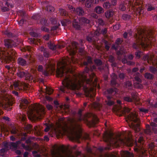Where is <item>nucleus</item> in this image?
I'll use <instances>...</instances> for the list:
<instances>
[{"mask_svg":"<svg viewBox=\"0 0 157 157\" xmlns=\"http://www.w3.org/2000/svg\"><path fill=\"white\" fill-rule=\"evenodd\" d=\"M94 11L95 13L98 14H101L104 12L103 9L99 6H96L94 9Z\"/></svg>","mask_w":157,"mask_h":157,"instance_id":"obj_30","label":"nucleus"},{"mask_svg":"<svg viewBox=\"0 0 157 157\" xmlns=\"http://www.w3.org/2000/svg\"><path fill=\"white\" fill-rule=\"evenodd\" d=\"M4 44L5 46L8 48H10L16 46L14 42L12 40L5 39L4 40Z\"/></svg>","mask_w":157,"mask_h":157,"instance_id":"obj_16","label":"nucleus"},{"mask_svg":"<svg viewBox=\"0 0 157 157\" xmlns=\"http://www.w3.org/2000/svg\"><path fill=\"white\" fill-rule=\"evenodd\" d=\"M40 23L43 25L48 26L49 24L47 20L45 18H43L40 21Z\"/></svg>","mask_w":157,"mask_h":157,"instance_id":"obj_39","label":"nucleus"},{"mask_svg":"<svg viewBox=\"0 0 157 157\" xmlns=\"http://www.w3.org/2000/svg\"><path fill=\"white\" fill-rule=\"evenodd\" d=\"M35 105L33 108V110L35 112L36 111V113L38 114V115L40 116H43L41 114H40V111H41L43 114H44V110L43 109H40V110H38L37 108H36L35 106Z\"/></svg>","mask_w":157,"mask_h":157,"instance_id":"obj_31","label":"nucleus"},{"mask_svg":"<svg viewBox=\"0 0 157 157\" xmlns=\"http://www.w3.org/2000/svg\"><path fill=\"white\" fill-rule=\"evenodd\" d=\"M93 37V35L91 33L86 36V39L89 42L93 43L95 41Z\"/></svg>","mask_w":157,"mask_h":157,"instance_id":"obj_32","label":"nucleus"},{"mask_svg":"<svg viewBox=\"0 0 157 157\" xmlns=\"http://www.w3.org/2000/svg\"><path fill=\"white\" fill-rule=\"evenodd\" d=\"M59 13L60 15L63 16H66L67 15L66 11L63 9H60L59 10Z\"/></svg>","mask_w":157,"mask_h":157,"instance_id":"obj_48","label":"nucleus"},{"mask_svg":"<svg viewBox=\"0 0 157 157\" xmlns=\"http://www.w3.org/2000/svg\"><path fill=\"white\" fill-rule=\"evenodd\" d=\"M140 75L139 72L135 73L133 75L135 80L137 82V83L136 82V84L138 85V87H139L140 85V84L139 83L142 82V80L140 78Z\"/></svg>","mask_w":157,"mask_h":157,"instance_id":"obj_20","label":"nucleus"},{"mask_svg":"<svg viewBox=\"0 0 157 157\" xmlns=\"http://www.w3.org/2000/svg\"><path fill=\"white\" fill-rule=\"evenodd\" d=\"M129 3L130 5L132 6L133 9H136L135 6H139L140 4L138 1H134L133 2H132L131 1H129Z\"/></svg>","mask_w":157,"mask_h":157,"instance_id":"obj_37","label":"nucleus"},{"mask_svg":"<svg viewBox=\"0 0 157 157\" xmlns=\"http://www.w3.org/2000/svg\"><path fill=\"white\" fill-rule=\"evenodd\" d=\"M120 27V24L119 23L116 24L113 26V29L115 30H118Z\"/></svg>","mask_w":157,"mask_h":157,"instance_id":"obj_61","label":"nucleus"},{"mask_svg":"<svg viewBox=\"0 0 157 157\" xmlns=\"http://www.w3.org/2000/svg\"><path fill=\"white\" fill-rule=\"evenodd\" d=\"M19 117L20 120L23 122L25 121L26 119V117L25 115L20 114L19 115Z\"/></svg>","mask_w":157,"mask_h":157,"instance_id":"obj_54","label":"nucleus"},{"mask_svg":"<svg viewBox=\"0 0 157 157\" xmlns=\"http://www.w3.org/2000/svg\"><path fill=\"white\" fill-rule=\"evenodd\" d=\"M136 12L140 15L141 14L144 13V11L142 8L140 6L139 7L137 8H136Z\"/></svg>","mask_w":157,"mask_h":157,"instance_id":"obj_52","label":"nucleus"},{"mask_svg":"<svg viewBox=\"0 0 157 157\" xmlns=\"http://www.w3.org/2000/svg\"><path fill=\"white\" fill-rule=\"evenodd\" d=\"M84 65L87 66L88 64H92L93 62L91 57L88 56L86 59V61H85L83 63Z\"/></svg>","mask_w":157,"mask_h":157,"instance_id":"obj_34","label":"nucleus"},{"mask_svg":"<svg viewBox=\"0 0 157 157\" xmlns=\"http://www.w3.org/2000/svg\"><path fill=\"white\" fill-rule=\"evenodd\" d=\"M46 9L49 12H53L55 10L54 8L50 5H48L46 6Z\"/></svg>","mask_w":157,"mask_h":157,"instance_id":"obj_47","label":"nucleus"},{"mask_svg":"<svg viewBox=\"0 0 157 157\" xmlns=\"http://www.w3.org/2000/svg\"><path fill=\"white\" fill-rule=\"evenodd\" d=\"M72 47H70L67 49L71 57L67 60V63L62 66L60 68H58L56 71V75L57 77L62 78V83L63 86L68 89L73 90L84 86V83L90 84L93 83V78L95 76V73L93 72L96 71L97 68L94 65L91 66L90 68L86 66L83 72L78 74H75L73 76L69 74L72 71L70 67L67 66L70 65L72 67V63L74 64L77 62V59L74 56L78 50L81 53H82L84 49L79 47V44L75 41L71 43Z\"/></svg>","mask_w":157,"mask_h":157,"instance_id":"obj_1","label":"nucleus"},{"mask_svg":"<svg viewBox=\"0 0 157 157\" xmlns=\"http://www.w3.org/2000/svg\"><path fill=\"white\" fill-rule=\"evenodd\" d=\"M45 63L44 66L47 69L46 70H43L42 72L43 74L46 76L49 75V73L47 71V69H49V71H52L54 67V62L52 59H47L45 60Z\"/></svg>","mask_w":157,"mask_h":157,"instance_id":"obj_11","label":"nucleus"},{"mask_svg":"<svg viewBox=\"0 0 157 157\" xmlns=\"http://www.w3.org/2000/svg\"><path fill=\"white\" fill-rule=\"evenodd\" d=\"M73 26L76 30H80L81 28L80 24L76 19H74L72 23Z\"/></svg>","mask_w":157,"mask_h":157,"instance_id":"obj_26","label":"nucleus"},{"mask_svg":"<svg viewBox=\"0 0 157 157\" xmlns=\"http://www.w3.org/2000/svg\"><path fill=\"white\" fill-rule=\"evenodd\" d=\"M127 118L130 121H132L131 128L134 130L135 133L139 132L140 131L139 119L137 117L136 113H131L127 115Z\"/></svg>","mask_w":157,"mask_h":157,"instance_id":"obj_4","label":"nucleus"},{"mask_svg":"<svg viewBox=\"0 0 157 157\" xmlns=\"http://www.w3.org/2000/svg\"><path fill=\"white\" fill-rule=\"evenodd\" d=\"M137 30V33L134 35L136 40L133 43L132 47L133 48L137 50L135 52V55L137 57L140 58L143 54L142 52L138 50L140 48V46H141L142 48L145 49L151 45L155 39L153 37L151 31H147L141 28Z\"/></svg>","mask_w":157,"mask_h":157,"instance_id":"obj_2","label":"nucleus"},{"mask_svg":"<svg viewBox=\"0 0 157 157\" xmlns=\"http://www.w3.org/2000/svg\"><path fill=\"white\" fill-rule=\"evenodd\" d=\"M109 61L111 63L115 61V58L113 56L110 55L109 57Z\"/></svg>","mask_w":157,"mask_h":157,"instance_id":"obj_57","label":"nucleus"},{"mask_svg":"<svg viewBox=\"0 0 157 157\" xmlns=\"http://www.w3.org/2000/svg\"><path fill=\"white\" fill-rule=\"evenodd\" d=\"M121 61L124 64L127 63V65H133L135 64L134 62L128 60L125 56L122 59Z\"/></svg>","mask_w":157,"mask_h":157,"instance_id":"obj_25","label":"nucleus"},{"mask_svg":"<svg viewBox=\"0 0 157 157\" xmlns=\"http://www.w3.org/2000/svg\"><path fill=\"white\" fill-rule=\"evenodd\" d=\"M17 76L20 78H22L24 77H25V79L26 80L31 79L33 78V77L30 74L27 72L23 71H19L17 73Z\"/></svg>","mask_w":157,"mask_h":157,"instance_id":"obj_13","label":"nucleus"},{"mask_svg":"<svg viewBox=\"0 0 157 157\" xmlns=\"http://www.w3.org/2000/svg\"><path fill=\"white\" fill-rule=\"evenodd\" d=\"M79 21L84 24H88L90 22V20L84 17H81L79 20Z\"/></svg>","mask_w":157,"mask_h":157,"instance_id":"obj_40","label":"nucleus"},{"mask_svg":"<svg viewBox=\"0 0 157 157\" xmlns=\"http://www.w3.org/2000/svg\"><path fill=\"white\" fill-rule=\"evenodd\" d=\"M3 146L4 147L6 148L9 150L10 149L16 150L17 148L16 144L14 142H4L3 143Z\"/></svg>","mask_w":157,"mask_h":157,"instance_id":"obj_14","label":"nucleus"},{"mask_svg":"<svg viewBox=\"0 0 157 157\" xmlns=\"http://www.w3.org/2000/svg\"><path fill=\"white\" fill-rule=\"evenodd\" d=\"M94 62L98 67V69L99 71L101 72H105L106 74L108 73L109 69L107 65L103 64L102 62L100 59H95Z\"/></svg>","mask_w":157,"mask_h":157,"instance_id":"obj_10","label":"nucleus"},{"mask_svg":"<svg viewBox=\"0 0 157 157\" xmlns=\"http://www.w3.org/2000/svg\"><path fill=\"white\" fill-rule=\"evenodd\" d=\"M28 41L31 44H35V40L34 38H29Z\"/></svg>","mask_w":157,"mask_h":157,"instance_id":"obj_64","label":"nucleus"},{"mask_svg":"<svg viewBox=\"0 0 157 157\" xmlns=\"http://www.w3.org/2000/svg\"><path fill=\"white\" fill-rule=\"evenodd\" d=\"M18 130L16 128L13 127L12 129L11 132V133L13 134H16L17 133Z\"/></svg>","mask_w":157,"mask_h":157,"instance_id":"obj_60","label":"nucleus"},{"mask_svg":"<svg viewBox=\"0 0 157 157\" xmlns=\"http://www.w3.org/2000/svg\"><path fill=\"white\" fill-rule=\"evenodd\" d=\"M121 157H134V155L133 154L127 151H124L121 153ZM105 157H117L116 155H112L110 157L106 155Z\"/></svg>","mask_w":157,"mask_h":157,"instance_id":"obj_15","label":"nucleus"},{"mask_svg":"<svg viewBox=\"0 0 157 157\" xmlns=\"http://www.w3.org/2000/svg\"><path fill=\"white\" fill-rule=\"evenodd\" d=\"M131 97L126 95L123 97L124 100L126 102H132L135 100V97H134V95L133 93H131Z\"/></svg>","mask_w":157,"mask_h":157,"instance_id":"obj_19","label":"nucleus"},{"mask_svg":"<svg viewBox=\"0 0 157 157\" xmlns=\"http://www.w3.org/2000/svg\"><path fill=\"white\" fill-rule=\"evenodd\" d=\"M48 45L49 48L52 50H55L56 48L57 47V46L54 44L53 43L51 42H48Z\"/></svg>","mask_w":157,"mask_h":157,"instance_id":"obj_35","label":"nucleus"},{"mask_svg":"<svg viewBox=\"0 0 157 157\" xmlns=\"http://www.w3.org/2000/svg\"><path fill=\"white\" fill-rule=\"evenodd\" d=\"M32 18L35 20H38L41 18V16L38 13H37L33 15L32 17Z\"/></svg>","mask_w":157,"mask_h":157,"instance_id":"obj_50","label":"nucleus"},{"mask_svg":"<svg viewBox=\"0 0 157 157\" xmlns=\"http://www.w3.org/2000/svg\"><path fill=\"white\" fill-rule=\"evenodd\" d=\"M111 4L109 2H105L103 4V7L107 9L111 7Z\"/></svg>","mask_w":157,"mask_h":157,"instance_id":"obj_53","label":"nucleus"},{"mask_svg":"<svg viewBox=\"0 0 157 157\" xmlns=\"http://www.w3.org/2000/svg\"><path fill=\"white\" fill-rule=\"evenodd\" d=\"M45 90L46 94L48 95H50L53 92L52 89L50 88L46 87Z\"/></svg>","mask_w":157,"mask_h":157,"instance_id":"obj_51","label":"nucleus"},{"mask_svg":"<svg viewBox=\"0 0 157 157\" xmlns=\"http://www.w3.org/2000/svg\"><path fill=\"white\" fill-rule=\"evenodd\" d=\"M155 8L152 6L151 4H148L147 5V10L148 11H151L154 10Z\"/></svg>","mask_w":157,"mask_h":157,"instance_id":"obj_58","label":"nucleus"},{"mask_svg":"<svg viewBox=\"0 0 157 157\" xmlns=\"http://www.w3.org/2000/svg\"><path fill=\"white\" fill-rule=\"evenodd\" d=\"M144 142L143 138L140 136L138 139V143L136 142V146L134 150L140 156L145 155L148 151L147 149L145 147Z\"/></svg>","mask_w":157,"mask_h":157,"instance_id":"obj_7","label":"nucleus"},{"mask_svg":"<svg viewBox=\"0 0 157 157\" xmlns=\"http://www.w3.org/2000/svg\"><path fill=\"white\" fill-rule=\"evenodd\" d=\"M144 76L146 78L149 80H152L154 78L153 75L148 72L144 74Z\"/></svg>","mask_w":157,"mask_h":157,"instance_id":"obj_33","label":"nucleus"},{"mask_svg":"<svg viewBox=\"0 0 157 157\" xmlns=\"http://www.w3.org/2000/svg\"><path fill=\"white\" fill-rule=\"evenodd\" d=\"M124 86L125 88L131 89L132 88V84L131 81H128L125 82L124 83Z\"/></svg>","mask_w":157,"mask_h":157,"instance_id":"obj_38","label":"nucleus"},{"mask_svg":"<svg viewBox=\"0 0 157 157\" xmlns=\"http://www.w3.org/2000/svg\"><path fill=\"white\" fill-rule=\"evenodd\" d=\"M119 9L122 11H124L126 10V6L124 3H121L119 6Z\"/></svg>","mask_w":157,"mask_h":157,"instance_id":"obj_46","label":"nucleus"},{"mask_svg":"<svg viewBox=\"0 0 157 157\" xmlns=\"http://www.w3.org/2000/svg\"><path fill=\"white\" fill-rule=\"evenodd\" d=\"M18 63L21 66H25L27 64L26 61L21 57H19L17 59Z\"/></svg>","mask_w":157,"mask_h":157,"instance_id":"obj_27","label":"nucleus"},{"mask_svg":"<svg viewBox=\"0 0 157 157\" xmlns=\"http://www.w3.org/2000/svg\"><path fill=\"white\" fill-rule=\"evenodd\" d=\"M87 152L86 155H84L83 157H92L90 155H94V153L92 152L91 149L88 146H87L86 148Z\"/></svg>","mask_w":157,"mask_h":157,"instance_id":"obj_28","label":"nucleus"},{"mask_svg":"<svg viewBox=\"0 0 157 157\" xmlns=\"http://www.w3.org/2000/svg\"><path fill=\"white\" fill-rule=\"evenodd\" d=\"M131 16L127 14H123L122 16V19L125 21L129 20L131 18Z\"/></svg>","mask_w":157,"mask_h":157,"instance_id":"obj_44","label":"nucleus"},{"mask_svg":"<svg viewBox=\"0 0 157 157\" xmlns=\"http://www.w3.org/2000/svg\"><path fill=\"white\" fill-rule=\"evenodd\" d=\"M37 70L39 71L42 72L44 70L43 67L41 65H39L37 67Z\"/></svg>","mask_w":157,"mask_h":157,"instance_id":"obj_63","label":"nucleus"},{"mask_svg":"<svg viewBox=\"0 0 157 157\" xmlns=\"http://www.w3.org/2000/svg\"><path fill=\"white\" fill-rule=\"evenodd\" d=\"M16 57V52L13 49H11L6 55H5L2 57V59L6 63H9L12 61L15 60Z\"/></svg>","mask_w":157,"mask_h":157,"instance_id":"obj_9","label":"nucleus"},{"mask_svg":"<svg viewBox=\"0 0 157 157\" xmlns=\"http://www.w3.org/2000/svg\"><path fill=\"white\" fill-rule=\"evenodd\" d=\"M126 134L127 137L123 138L121 137V135L118 134L114 136L113 133H110L106 135L104 138V141L108 144V147L105 148V150H109L111 146L113 145L119 146L120 145H129L131 144L133 135L131 132L128 131Z\"/></svg>","mask_w":157,"mask_h":157,"instance_id":"obj_3","label":"nucleus"},{"mask_svg":"<svg viewBox=\"0 0 157 157\" xmlns=\"http://www.w3.org/2000/svg\"><path fill=\"white\" fill-rule=\"evenodd\" d=\"M9 149L5 147L1 149L0 150V155L1 156H3L4 155L5 153L7 152Z\"/></svg>","mask_w":157,"mask_h":157,"instance_id":"obj_45","label":"nucleus"},{"mask_svg":"<svg viewBox=\"0 0 157 157\" xmlns=\"http://www.w3.org/2000/svg\"><path fill=\"white\" fill-rule=\"evenodd\" d=\"M40 50L41 52H43V55L45 57L48 58L50 56V54L48 49L42 46L40 48Z\"/></svg>","mask_w":157,"mask_h":157,"instance_id":"obj_23","label":"nucleus"},{"mask_svg":"<svg viewBox=\"0 0 157 157\" xmlns=\"http://www.w3.org/2000/svg\"><path fill=\"white\" fill-rule=\"evenodd\" d=\"M156 66H157L156 63H155ZM157 66H156V67L155 66H150L149 67V70L152 73L155 74H156L157 72Z\"/></svg>","mask_w":157,"mask_h":157,"instance_id":"obj_41","label":"nucleus"},{"mask_svg":"<svg viewBox=\"0 0 157 157\" xmlns=\"http://www.w3.org/2000/svg\"><path fill=\"white\" fill-rule=\"evenodd\" d=\"M130 110L128 109L125 108L121 110V114L120 116H122L123 115H126V113H128L130 112Z\"/></svg>","mask_w":157,"mask_h":157,"instance_id":"obj_49","label":"nucleus"},{"mask_svg":"<svg viewBox=\"0 0 157 157\" xmlns=\"http://www.w3.org/2000/svg\"><path fill=\"white\" fill-rule=\"evenodd\" d=\"M122 42L123 41L120 38H117L116 40L115 44L112 45V48L114 49L115 50H117Z\"/></svg>","mask_w":157,"mask_h":157,"instance_id":"obj_18","label":"nucleus"},{"mask_svg":"<svg viewBox=\"0 0 157 157\" xmlns=\"http://www.w3.org/2000/svg\"><path fill=\"white\" fill-rule=\"evenodd\" d=\"M147 127H148L144 131V132L147 134L151 135L152 132L151 129V127L148 125H147Z\"/></svg>","mask_w":157,"mask_h":157,"instance_id":"obj_42","label":"nucleus"},{"mask_svg":"<svg viewBox=\"0 0 157 157\" xmlns=\"http://www.w3.org/2000/svg\"><path fill=\"white\" fill-rule=\"evenodd\" d=\"M107 28H105L102 29L100 32L96 31L94 32V35L96 36H98L100 34H101L104 36H105L107 33Z\"/></svg>","mask_w":157,"mask_h":157,"instance_id":"obj_24","label":"nucleus"},{"mask_svg":"<svg viewBox=\"0 0 157 157\" xmlns=\"http://www.w3.org/2000/svg\"><path fill=\"white\" fill-rule=\"evenodd\" d=\"M83 111L82 109H79L78 113V118L77 121L80 122L83 121L87 123H89V121L88 120V118H91L92 122L94 123H97L98 122L99 119L97 116L93 113H88L84 117H82V112Z\"/></svg>","mask_w":157,"mask_h":157,"instance_id":"obj_6","label":"nucleus"},{"mask_svg":"<svg viewBox=\"0 0 157 157\" xmlns=\"http://www.w3.org/2000/svg\"><path fill=\"white\" fill-rule=\"evenodd\" d=\"M117 91L118 90L116 88L113 87L108 89L104 92L107 98L106 102L107 105L111 106L114 104L115 102L112 96L116 93Z\"/></svg>","mask_w":157,"mask_h":157,"instance_id":"obj_8","label":"nucleus"},{"mask_svg":"<svg viewBox=\"0 0 157 157\" xmlns=\"http://www.w3.org/2000/svg\"><path fill=\"white\" fill-rule=\"evenodd\" d=\"M74 12L77 15L79 16H82L85 14V12L82 8L78 7L75 9Z\"/></svg>","mask_w":157,"mask_h":157,"instance_id":"obj_22","label":"nucleus"},{"mask_svg":"<svg viewBox=\"0 0 157 157\" xmlns=\"http://www.w3.org/2000/svg\"><path fill=\"white\" fill-rule=\"evenodd\" d=\"M5 34L9 37H13L14 36V35L10 32L6 31V32Z\"/></svg>","mask_w":157,"mask_h":157,"instance_id":"obj_56","label":"nucleus"},{"mask_svg":"<svg viewBox=\"0 0 157 157\" xmlns=\"http://www.w3.org/2000/svg\"><path fill=\"white\" fill-rule=\"evenodd\" d=\"M6 6H2L1 8V9L2 10L3 12H6V11H7L9 10V6L12 7L13 6L12 5H10L9 3L8 4V6H7V5H5Z\"/></svg>","mask_w":157,"mask_h":157,"instance_id":"obj_43","label":"nucleus"},{"mask_svg":"<svg viewBox=\"0 0 157 157\" xmlns=\"http://www.w3.org/2000/svg\"><path fill=\"white\" fill-rule=\"evenodd\" d=\"M114 14V12L112 10H109L105 13V16L106 18H109L112 17Z\"/></svg>","mask_w":157,"mask_h":157,"instance_id":"obj_29","label":"nucleus"},{"mask_svg":"<svg viewBox=\"0 0 157 157\" xmlns=\"http://www.w3.org/2000/svg\"><path fill=\"white\" fill-rule=\"evenodd\" d=\"M98 23L99 25H105V23L103 20L101 19H98Z\"/></svg>","mask_w":157,"mask_h":157,"instance_id":"obj_55","label":"nucleus"},{"mask_svg":"<svg viewBox=\"0 0 157 157\" xmlns=\"http://www.w3.org/2000/svg\"><path fill=\"white\" fill-rule=\"evenodd\" d=\"M143 59L145 61H146L150 64L151 63L153 64V59L151 56H150L149 54H147L143 56Z\"/></svg>","mask_w":157,"mask_h":157,"instance_id":"obj_21","label":"nucleus"},{"mask_svg":"<svg viewBox=\"0 0 157 157\" xmlns=\"http://www.w3.org/2000/svg\"><path fill=\"white\" fill-rule=\"evenodd\" d=\"M113 76V77H112V80L111 81V83L112 85L115 86L117 84L116 81V78H117V75L115 74H113L111 76L112 77Z\"/></svg>","mask_w":157,"mask_h":157,"instance_id":"obj_36","label":"nucleus"},{"mask_svg":"<svg viewBox=\"0 0 157 157\" xmlns=\"http://www.w3.org/2000/svg\"><path fill=\"white\" fill-rule=\"evenodd\" d=\"M83 111L82 109H79L78 113V118L77 121L80 122L83 121L87 123H89V121L88 120V118H91L92 122L94 123H97L98 122L99 119L97 116L93 113H88L84 117H82V112Z\"/></svg>","mask_w":157,"mask_h":157,"instance_id":"obj_5","label":"nucleus"},{"mask_svg":"<svg viewBox=\"0 0 157 157\" xmlns=\"http://www.w3.org/2000/svg\"><path fill=\"white\" fill-rule=\"evenodd\" d=\"M99 0H86L85 3L86 6L90 8L94 6V5L98 3Z\"/></svg>","mask_w":157,"mask_h":157,"instance_id":"obj_17","label":"nucleus"},{"mask_svg":"<svg viewBox=\"0 0 157 157\" xmlns=\"http://www.w3.org/2000/svg\"><path fill=\"white\" fill-rule=\"evenodd\" d=\"M61 23L62 26H65L67 25V21L65 20L61 21Z\"/></svg>","mask_w":157,"mask_h":157,"instance_id":"obj_62","label":"nucleus"},{"mask_svg":"<svg viewBox=\"0 0 157 157\" xmlns=\"http://www.w3.org/2000/svg\"><path fill=\"white\" fill-rule=\"evenodd\" d=\"M41 29L42 31L45 32H48L49 31V29L45 26H42Z\"/></svg>","mask_w":157,"mask_h":157,"instance_id":"obj_59","label":"nucleus"},{"mask_svg":"<svg viewBox=\"0 0 157 157\" xmlns=\"http://www.w3.org/2000/svg\"><path fill=\"white\" fill-rule=\"evenodd\" d=\"M15 90L20 91L22 90H26L29 89V86L25 83L19 81H15L13 84Z\"/></svg>","mask_w":157,"mask_h":157,"instance_id":"obj_12","label":"nucleus"}]
</instances>
